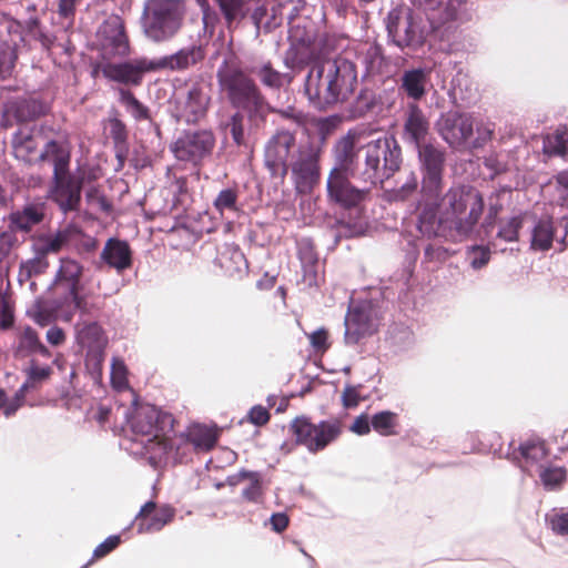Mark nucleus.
<instances>
[{"label":"nucleus","instance_id":"1","mask_svg":"<svg viewBox=\"0 0 568 568\" xmlns=\"http://www.w3.org/2000/svg\"><path fill=\"white\" fill-rule=\"evenodd\" d=\"M484 210V200L474 189H450L435 209H425L420 214V230L435 233V224H454L462 235L473 232Z\"/></svg>","mask_w":568,"mask_h":568},{"label":"nucleus","instance_id":"2","mask_svg":"<svg viewBox=\"0 0 568 568\" xmlns=\"http://www.w3.org/2000/svg\"><path fill=\"white\" fill-rule=\"evenodd\" d=\"M173 423L172 415L153 405H143L134 413L131 428L138 435L149 436L143 445L151 459H162L172 448L166 434L172 430Z\"/></svg>","mask_w":568,"mask_h":568},{"label":"nucleus","instance_id":"3","mask_svg":"<svg viewBox=\"0 0 568 568\" xmlns=\"http://www.w3.org/2000/svg\"><path fill=\"white\" fill-rule=\"evenodd\" d=\"M365 169L364 182L376 185L390 178L400 165V149L387 138L377 139L363 146Z\"/></svg>","mask_w":568,"mask_h":568},{"label":"nucleus","instance_id":"4","mask_svg":"<svg viewBox=\"0 0 568 568\" xmlns=\"http://www.w3.org/2000/svg\"><path fill=\"white\" fill-rule=\"evenodd\" d=\"M183 13L184 7L179 0H150L143 17L146 37L153 41L171 38L180 29Z\"/></svg>","mask_w":568,"mask_h":568},{"label":"nucleus","instance_id":"5","mask_svg":"<svg viewBox=\"0 0 568 568\" xmlns=\"http://www.w3.org/2000/svg\"><path fill=\"white\" fill-rule=\"evenodd\" d=\"M219 80L222 89L226 91L231 102L250 112H258L264 104L256 84L240 69H226L219 71Z\"/></svg>","mask_w":568,"mask_h":568},{"label":"nucleus","instance_id":"6","mask_svg":"<svg viewBox=\"0 0 568 568\" xmlns=\"http://www.w3.org/2000/svg\"><path fill=\"white\" fill-rule=\"evenodd\" d=\"M296 443L305 446L311 453L324 449L341 434V424L337 420H324L313 424L306 417L295 418L290 426Z\"/></svg>","mask_w":568,"mask_h":568},{"label":"nucleus","instance_id":"7","mask_svg":"<svg viewBox=\"0 0 568 568\" xmlns=\"http://www.w3.org/2000/svg\"><path fill=\"white\" fill-rule=\"evenodd\" d=\"M321 148L313 142L301 144L291 162L294 183L298 192H308L320 179Z\"/></svg>","mask_w":568,"mask_h":568},{"label":"nucleus","instance_id":"8","mask_svg":"<svg viewBox=\"0 0 568 568\" xmlns=\"http://www.w3.org/2000/svg\"><path fill=\"white\" fill-rule=\"evenodd\" d=\"M326 73L323 61L314 63L306 77L304 92L310 103L317 110H327L338 102L336 93Z\"/></svg>","mask_w":568,"mask_h":568},{"label":"nucleus","instance_id":"9","mask_svg":"<svg viewBox=\"0 0 568 568\" xmlns=\"http://www.w3.org/2000/svg\"><path fill=\"white\" fill-rule=\"evenodd\" d=\"M295 135L287 130H278L265 148V164L273 175L284 178L288 171V159L295 150Z\"/></svg>","mask_w":568,"mask_h":568},{"label":"nucleus","instance_id":"10","mask_svg":"<svg viewBox=\"0 0 568 568\" xmlns=\"http://www.w3.org/2000/svg\"><path fill=\"white\" fill-rule=\"evenodd\" d=\"M475 119L465 113L449 111L438 121V131L443 139L454 148H468L474 134Z\"/></svg>","mask_w":568,"mask_h":568},{"label":"nucleus","instance_id":"11","mask_svg":"<svg viewBox=\"0 0 568 568\" xmlns=\"http://www.w3.org/2000/svg\"><path fill=\"white\" fill-rule=\"evenodd\" d=\"M326 73H331L332 87L336 93L338 102L347 101L354 93L357 84L356 67L353 62L344 58L323 60Z\"/></svg>","mask_w":568,"mask_h":568},{"label":"nucleus","instance_id":"12","mask_svg":"<svg viewBox=\"0 0 568 568\" xmlns=\"http://www.w3.org/2000/svg\"><path fill=\"white\" fill-rule=\"evenodd\" d=\"M369 187H355L343 169H334L327 179L328 196L344 207H353L365 201Z\"/></svg>","mask_w":568,"mask_h":568},{"label":"nucleus","instance_id":"13","mask_svg":"<svg viewBox=\"0 0 568 568\" xmlns=\"http://www.w3.org/2000/svg\"><path fill=\"white\" fill-rule=\"evenodd\" d=\"M214 146V136L209 131L186 132L172 145L175 158L181 161L197 162L211 153Z\"/></svg>","mask_w":568,"mask_h":568},{"label":"nucleus","instance_id":"14","mask_svg":"<svg viewBox=\"0 0 568 568\" xmlns=\"http://www.w3.org/2000/svg\"><path fill=\"white\" fill-rule=\"evenodd\" d=\"M386 28L396 45L404 48L418 41L417 26L410 10L405 6L392 9L386 18Z\"/></svg>","mask_w":568,"mask_h":568},{"label":"nucleus","instance_id":"15","mask_svg":"<svg viewBox=\"0 0 568 568\" xmlns=\"http://www.w3.org/2000/svg\"><path fill=\"white\" fill-rule=\"evenodd\" d=\"M158 64L146 58L135 59L123 63L108 62L101 67V71L109 80L129 84L139 85L144 73L156 71Z\"/></svg>","mask_w":568,"mask_h":568},{"label":"nucleus","instance_id":"16","mask_svg":"<svg viewBox=\"0 0 568 568\" xmlns=\"http://www.w3.org/2000/svg\"><path fill=\"white\" fill-rule=\"evenodd\" d=\"M230 28L233 23L240 22L247 14H251L253 23L257 29L266 14L264 0H214Z\"/></svg>","mask_w":568,"mask_h":568},{"label":"nucleus","instance_id":"17","mask_svg":"<svg viewBox=\"0 0 568 568\" xmlns=\"http://www.w3.org/2000/svg\"><path fill=\"white\" fill-rule=\"evenodd\" d=\"M417 148L419 160L425 171L423 190L430 195H437L442 186L444 153L433 144H424Z\"/></svg>","mask_w":568,"mask_h":568},{"label":"nucleus","instance_id":"18","mask_svg":"<svg viewBox=\"0 0 568 568\" xmlns=\"http://www.w3.org/2000/svg\"><path fill=\"white\" fill-rule=\"evenodd\" d=\"M101 50L104 58L125 55L129 43L119 17H111L99 29Z\"/></svg>","mask_w":568,"mask_h":568},{"label":"nucleus","instance_id":"19","mask_svg":"<svg viewBox=\"0 0 568 568\" xmlns=\"http://www.w3.org/2000/svg\"><path fill=\"white\" fill-rule=\"evenodd\" d=\"M377 325V321L374 318L373 310L369 305H361L352 308L345 318L346 343H358L361 338L376 332Z\"/></svg>","mask_w":568,"mask_h":568},{"label":"nucleus","instance_id":"20","mask_svg":"<svg viewBox=\"0 0 568 568\" xmlns=\"http://www.w3.org/2000/svg\"><path fill=\"white\" fill-rule=\"evenodd\" d=\"M174 509L170 506L156 507L154 503H146L136 516L138 530L140 532H153L161 530L174 518Z\"/></svg>","mask_w":568,"mask_h":568},{"label":"nucleus","instance_id":"21","mask_svg":"<svg viewBox=\"0 0 568 568\" xmlns=\"http://www.w3.org/2000/svg\"><path fill=\"white\" fill-rule=\"evenodd\" d=\"M54 187L52 197L64 212L75 210L80 202L81 183L71 178L68 172L53 175Z\"/></svg>","mask_w":568,"mask_h":568},{"label":"nucleus","instance_id":"22","mask_svg":"<svg viewBox=\"0 0 568 568\" xmlns=\"http://www.w3.org/2000/svg\"><path fill=\"white\" fill-rule=\"evenodd\" d=\"M43 141L42 135L37 130L21 128L12 139L14 156L24 162L39 160L38 146Z\"/></svg>","mask_w":568,"mask_h":568},{"label":"nucleus","instance_id":"23","mask_svg":"<svg viewBox=\"0 0 568 568\" xmlns=\"http://www.w3.org/2000/svg\"><path fill=\"white\" fill-rule=\"evenodd\" d=\"M210 104L207 88L204 85L192 87L182 103V112L187 122H196L203 118Z\"/></svg>","mask_w":568,"mask_h":568},{"label":"nucleus","instance_id":"24","mask_svg":"<svg viewBox=\"0 0 568 568\" xmlns=\"http://www.w3.org/2000/svg\"><path fill=\"white\" fill-rule=\"evenodd\" d=\"M79 234L80 232L75 226L69 225L62 230H59L53 235L40 236L33 244L34 252L42 255H47L48 253H57L64 246L78 240Z\"/></svg>","mask_w":568,"mask_h":568},{"label":"nucleus","instance_id":"25","mask_svg":"<svg viewBox=\"0 0 568 568\" xmlns=\"http://www.w3.org/2000/svg\"><path fill=\"white\" fill-rule=\"evenodd\" d=\"M131 254L130 246L126 242L110 239L106 241L101 252V260L110 267L115 268L118 272H122L131 266Z\"/></svg>","mask_w":568,"mask_h":568},{"label":"nucleus","instance_id":"26","mask_svg":"<svg viewBox=\"0 0 568 568\" xmlns=\"http://www.w3.org/2000/svg\"><path fill=\"white\" fill-rule=\"evenodd\" d=\"M39 160L53 164V175L68 172L70 162V150L65 143L49 141L43 151L39 153Z\"/></svg>","mask_w":568,"mask_h":568},{"label":"nucleus","instance_id":"27","mask_svg":"<svg viewBox=\"0 0 568 568\" xmlns=\"http://www.w3.org/2000/svg\"><path fill=\"white\" fill-rule=\"evenodd\" d=\"M79 343L88 348L94 357H101L106 341L97 323L83 324L78 328Z\"/></svg>","mask_w":568,"mask_h":568},{"label":"nucleus","instance_id":"28","mask_svg":"<svg viewBox=\"0 0 568 568\" xmlns=\"http://www.w3.org/2000/svg\"><path fill=\"white\" fill-rule=\"evenodd\" d=\"M429 124L417 105H412L405 122V136L420 146L428 134Z\"/></svg>","mask_w":568,"mask_h":568},{"label":"nucleus","instance_id":"29","mask_svg":"<svg viewBox=\"0 0 568 568\" xmlns=\"http://www.w3.org/2000/svg\"><path fill=\"white\" fill-rule=\"evenodd\" d=\"M428 82L429 72L425 69L407 70L402 77V88L414 100H420L425 95Z\"/></svg>","mask_w":568,"mask_h":568},{"label":"nucleus","instance_id":"30","mask_svg":"<svg viewBox=\"0 0 568 568\" xmlns=\"http://www.w3.org/2000/svg\"><path fill=\"white\" fill-rule=\"evenodd\" d=\"M201 50L193 47L180 50L178 53L173 55L165 57L159 60H153V64H158L156 70L165 68L172 70H182L195 64L199 60H201Z\"/></svg>","mask_w":568,"mask_h":568},{"label":"nucleus","instance_id":"31","mask_svg":"<svg viewBox=\"0 0 568 568\" xmlns=\"http://www.w3.org/2000/svg\"><path fill=\"white\" fill-rule=\"evenodd\" d=\"M555 237L554 223L550 219H541L531 230L530 247L534 251H547Z\"/></svg>","mask_w":568,"mask_h":568},{"label":"nucleus","instance_id":"32","mask_svg":"<svg viewBox=\"0 0 568 568\" xmlns=\"http://www.w3.org/2000/svg\"><path fill=\"white\" fill-rule=\"evenodd\" d=\"M42 217L41 207L29 205L23 211L11 214V224L14 229L29 231L33 225L40 223Z\"/></svg>","mask_w":568,"mask_h":568},{"label":"nucleus","instance_id":"33","mask_svg":"<svg viewBox=\"0 0 568 568\" xmlns=\"http://www.w3.org/2000/svg\"><path fill=\"white\" fill-rule=\"evenodd\" d=\"M253 72L258 77L264 85L274 89H278L285 83H290L292 80L288 74L281 73L273 69L270 62L262 64L260 68H254Z\"/></svg>","mask_w":568,"mask_h":568},{"label":"nucleus","instance_id":"34","mask_svg":"<svg viewBox=\"0 0 568 568\" xmlns=\"http://www.w3.org/2000/svg\"><path fill=\"white\" fill-rule=\"evenodd\" d=\"M187 437L196 448L209 450L215 445L217 434L213 428L194 425L189 429Z\"/></svg>","mask_w":568,"mask_h":568},{"label":"nucleus","instance_id":"35","mask_svg":"<svg viewBox=\"0 0 568 568\" xmlns=\"http://www.w3.org/2000/svg\"><path fill=\"white\" fill-rule=\"evenodd\" d=\"M544 151L548 154L568 155V130L558 129L555 134L544 140Z\"/></svg>","mask_w":568,"mask_h":568},{"label":"nucleus","instance_id":"36","mask_svg":"<svg viewBox=\"0 0 568 568\" xmlns=\"http://www.w3.org/2000/svg\"><path fill=\"white\" fill-rule=\"evenodd\" d=\"M19 351L29 353L38 352L41 355L49 357L50 352L40 342L37 332L31 327H26L19 341Z\"/></svg>","mask_w":568,"mask_h":568},{"label":"nucleus","instance_id":"37","mask_svg":"<svg viewBox=\"0 0 568 568\" xmlns=\"http://www.w3.org/2000/svg\"><path fill=\"white\" fill-rule=\"evenodd\" d=\"M81 273H82V267L80 266V264L77 261L70 260V258L61 260V265H60V268L58 272V277L60 280L71 283V293L74 298H77L75 287L79 282V278L81 276Z\"/></svg>","mask_w":568,"mask_h":568},{"label":"nucleus","instance_id":"38","mask_svg":"<svg viewBox=\"0 0 568 568\" xmlns=\"http://www.w3.org/2000/svg\"><path fill=\"white\" fill-rule=\"evenodd\" d=\"M37 255L20 265L18 280L20 283L29 281L33 275H38L48 267L45 255L36 253Z\"/></svg>","mask_w":568,"mask_h":568},{"label":"nucleus","instance_id":"39","mask_svg":"<svg viewBox=\"0 0 568 568\" xmlns=\"http://www.w3.org/2000/svg\"><path fill=\"white\" fill-rule=\"evenodd\" d=\"M397 415L393 412L385 410L375 414L372 419V427L382 436H390L395 434L394 427L396 426Z\"/></svg>","mask_w":568,"mask_h":568},{"label":"nucleus","instance_id":"40","mask_svg":"<svg viewBox=\"0 0 568 568\" xmlns=\"http://www.w3.org/2000/svg\"><path fill=\"white\" fill-rule=\"evenodd\" d=\"M28 314L40 326L50 325L57 320L55 308L41 302L36 303Z\"/></svg>","mask_w":568,"mask_h":568},{"label":"nucleus","instance_id":"41","mask_svg":"<svg viewBox=\"0 0 568 568\" xmlns=\"http://www.w3.org/2000/svg\"><path fill=\"white\" fill-rule=\"evenodd\" d=\"M523 217L519 215L503 220L497 236L506 242L517 241Z\"/></svg>","mask_w":568,"mask_h":568},{"label":"nucleus","instance_id":"42","mask_svg":"<svg viewBox=\"0 0 568 568\" xmlns=\"http://www.w3.org/2000/svg\"><path fill=\"white\" fill-rule=\"evenodd\" d=\"M520 454L526 459L534 462L541 460L546 457L547 450L541 440L531 439L523 443L519 447Z\"/></svg>","mask_w":568,"mask_h":568},{"label":"nucleus","instance_id":"43","mask_svg":"<svg viewBox=\"0 0 568 568\" xmlns=\"http://www.w3.org/2000/svg\"><path fill=\"white\" fill-rule=\"evenodd\" d=\"M111 382L114 388L122 390L128 387V371L123 361L114 358L111 367Z\"/></svg>","mask_w":568,"mask_h":568},{"label":"nucleus","instance_id":"44","mask_svg":"<svg viewBox=\"0 0 568 568\" xmlns=\"http://www.w3.org/2000/svg\"><path fill=\"white\" fill-rule=\"evenodd\" d=\"M16 60V52L11 44L0 40V77L9 73Z\"/></svg>","mask_w":568,"mask_h":568},{"label":"nucleus","instance_id":"45","mask_svg":"<svg viewBox=\"0 0 568 568\" xmlns=\"http://www.w3.org/2000/svg\"><path fill=\"white\" fill-rule=\"evenodd\" d=\"M547 521L555 534L568 535V509L555 510L551 515L547 516Z\"/></svg>","mask_w":568,"mask_h":568},{"label":"nucleus","instance_id":"46","mask_svg":"<svg viewBox=\"0 0 568 568\" xmlns=\"http://www.w3.org/2000/svg\"><path fill=\"white\" fill-rule=\"evenodd\" d=\"M540 478L547 488H555L565 480L566 471L561 467L545 468L540 473Z\"/></svg>","mask_w":568,"mask_h":568},{"label":"nucleus","instance_id":"47","mask_svg":"<svg viewBox=\"0 0 568 568\" xmlns=\"http://www.w3.org/2000/svg\"><path fill=\"white\" fill-rule=\"evenodd\" d=\"M241 479H248L250 486L243 490V497L247 500H256L261 494L260 478L256 473L241 471L239 474Z\"/></svg>","mask_w":568,"mask_h":568},{"label":"nucleus","instance_id":"48","mask_svg":"<svg viewBox=\"0 0 568 568\" xmlns=\"http://www.w3.org/2000/svg\"><path fill=\"white\" fill-rule=\"evenodd\" d=\"M87 201L89 205L99 211L106 212L110 210V204L102 192L97 187H90L85 193Z\"/></svg>","mask_w":568,"mask_h":568},{"label":"nucleus","instance_id":"49","mask_svg":"<svg viewBox=\"0 0 568 568\" xmlns=\"http://www.w3.org/2000/svg\"><path fill=\"white\" fill-rule=\"evenodd\" d=\"M475 125H476V138L473 139V140H469V146L468 148H473V149H476V148H480L483 146V144H485L487 141H489L493 136V128L490 126V124H485L483 122H476L475 121Z\"/></svg>","mask_w":568,"mask_h":568},{"label":"nucleus","instance_id":"50","mask_svg":"<svg viewBox=\"0 0 568 568\" xmlns=\"http://www.w3.org/2000/svg\"><path fill=\"white\" fill-rule=\"evenodd\" d=\"M235 203L236 193L231 189L221 191L214 201V205L220 212H223L224 210L234 209Z\"/></svg>","mask_w":568,"mask_h":568},{"label":"nucleus","instance_id":"51","mask_svg":"<svg viewBox=\"0 0 568 568\" xmlns=\"http://www.w3.org/2000/svg\"><path fill=\"white\" fill-rule=\"evenodd\" d=\"M121 101L122 103L132 111L135 118H144L146 116V111L143 105L134 98V95L129 91H121Z\"/></svg>","mask_w":568,"mask_h":568},{"label":"nucleus","instance_id":"52","mask_svg":"<svg viewBox=\"0 0 568 568\" xmlns=\"http://www.w3.org/2000/svg\"><path fill=\"white\" fill-rule=\"evenodd\" d=\"M469 258L473 268L478 270L488 263L490 258V252L486 247H474L469 253Z\"/></svg>","mask_w":568,"mask_h":568},{"label":"nucleus","instance_id":"53","mask_svg":"<svg viewBox=\"0 0 568 568\" xmlns=\"http://www.w3.org/2000/svg\"><path fill=\"white\" fill-rule=\"evenodd\" d=\"M16 242L12 230H0V261L7 257Z\"/></svg>","mask_w":568,"mask_h":568},{"label":"nucleus","instance_id":"54","mask_svg":"<svg viewBox=\"0 0 568 568\" xmlns=\"http://www.w3.org/2000/svg\"><path fill=\"white\" fill-rule=\"evenodd\" d=\"M327 338H328V334H327V331L324 328H318L308 335L311 345L318 351L327 349V347H328Z\"/></svg>","mask_w":568,"mask_h":568},{"label":"nucleus","instance_id":"55","mask_svg":"<svg viewBox=\"0 0 568 568\" xmlns=\"http://www.w3.org/2000/svg\"><path fill=\"white\" fill-rule=\"evenodd\" d=\"M242 115L240 113H236L231 119V134L233 136L234 142L240 145L244 141V130L242 124Z\"/></svg>","mask_w":568,"mask_h":568},{"label":"nucleus","instance_id":"56","mask_svg":"<svg viewBox=\"0 0 568 568\" xmlns=\"http://www.w3.org/2000/svg\"><path fill=\"white\" fill-rule=\"evenodd\" d=\"M120 538L118 536H110L102 544H100L93 551L95 558H101L118 547Z\"/></svg>","mask_w":568,"mask_h":568},{"label":"nucleus","instance_id":"57","mask_svg":"<svg viewBox=\"0 0 568 568\" xmlns=\"http://www.w3.org/2000/svg\"><path fill=\"white\" fill-rule=\"evenodd\" d=\"M51 368L49 366H38L33 362L27 369L28 376L33 382H41L47 379L51 375Z\"/></svg>","mask_w":568,"mask_h":568},{"label":"nucleus","instance_id":"58","mask_svg":"<svg viewBox=\"0 0 568 568\" xmlns=\"http://www.w3.org/2000/svg\"><path fill=\"white\" fill-rule=\"evenodd\" d=\"M251 423L257 426L266 424L270 419V414L263 406H255L248 413Z\"/></svg>","mask_w":568,"mask_h":568},{"label":"nucleus","instance_id":"59","mask_svg":"<svg viewBox=\"0 0 568 568\" xmlns=\"http://www.w3.org/2000/svg\"><path fill=\"white\" fill-rule=\"evenodd\" d=\"M343 404L345 407H355L359 403V394L356 387L347 386L342 394Z\"/></svg>","mask_w":568,"mask_h":568},{"label":"nucleus","instance_id":"60","mask_svg":"<svg viewBox=\"0 0 568 568\" xmlns=\"http://www.w3.org/2000/svg\"><path fill=\"white\" fill-rule=\"evenodd\" d=\"M371 425L372 423L368 417L366 415H361L354 420L351 430L358 435H366L371 430Z\"/></svg>","mask_w":568,"mask_h":568},{"label":"nucleus","instance_id":"61","mask_svg":"<svg viewBox=\"0 0 568 568\" xmlns=\"http://www.w3.org/2000/svg\"><path fill=\"white\" fill-rule=\"evenodd\" d=\"M270 521L274 531L282 532L288 525V517L284 513H276L272 515Z\"/></svg>","mask_w":568,"mask_h":568},{"label":"nucleus","instance_id":"62","mask_svg":"<svg viewBox=\"0 0 568 568\" xmlns=\"http://www.w3.org/2000/svg\"><path fill=\"white\" fill-rule=\"evenodd\" d=\"M47 341L51 345L58 346L65 341V334L60 327L53 326L47 332Z\"/></svg>","mask_w":568,"mask_h":568},{"label":"nucleus","instance_id":"63","mask_svg":"<svg viewBox=\"0 0 568 568\" xmlns=\"http://www.w3.org/2000/svg\"><path fill=\"white\" fill-rule=\"evenodd\" d=\"M315 126L322 138V141H324L326 135L332 132L334 123L329 119H320L315 122Z\"/></svg>","mask_w":568,"mask_h":568},{"label":"nucleus","instance_id":"64","mask_svg":"<svg viewBox=\"0 0 568 568\" xmlns=\"http://www.w3.org/2000/svg\"><path fill=\"white\" fill-rule=\"evenodd\" d=\"M337 149L341 150L343 158L346 159L348 155H351V153L354 150L353 138H351V136L343 138L338 142Z\"/></svg>","mask_w":568,"mask_h":568}]
</instances>
